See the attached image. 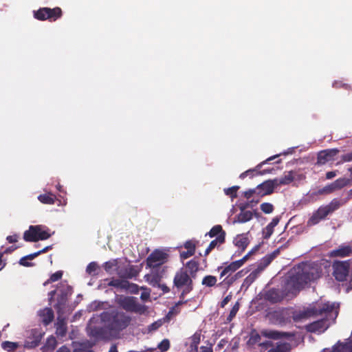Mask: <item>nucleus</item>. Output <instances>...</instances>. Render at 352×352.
I'll list each match as a JSON object with an SVG mask.
<instances>
[{"mask_svg": "<svg viewBox=\"0 0 352 352\" xmlns=\"http://www.w3.org/2000/svg\"><path fill=\"white\" fill-rule=\"evenodd\" d=\"M100 320L110 335L117 336L130 324L131 318L124 311L113 309L103 311Z\"/></svg>", "mask_w": 352, "mask_h": 352, "instance_id": "f257e3e1", "label": "nucleus"}, {"mask_svg": "<svg viewBox=\"0 0 352 352\" xmlns=\"http://www.w3.org/2000/svg\"><path fill=\"white\" fill-rule=\"evenodd\" d=\"M319 269L310 263H302L294 267V272L290 276V283L293 287L300 289L311 281L320 276Z\"/></svg>", "mask_w": 352, "mask_h": 352, "instance_id": "f03ea898", "label": "nucleus"}, {"mask_svg": "<svg viewBox=\"0 0 352 352\" xmlns=\"http://www.w3.org/2000/svg\"><path fill=\"white\" fill-rule=\"evenodd\" d=\"M261 336L273 340H278L283 338H292L294 336V334L289 332H283L276 330L268 329H264L261 331V334H259V333L256 329H253L250 332L249 339L247 341V344L251 347H253L256 344L259 346V343H261Z\"/></svg>", "mask_w": 352, "mask_h": 352, "instance_id": "7ed1b4c3", "label": "nucleus"}, {"mask_svg": "<svg viewBox=\"0 0 352 352\" xmlns=\"http://www.w3.org/2000/svg\"><path fill=\"white\" fill-rule=\"evenodd\" d=\"M173 285L178 289H182L180 298L190 293L193 289L192 277L186 269L182 267L176 273L173 278Z\"/></svg>", "mask_w": 352, "mask_h": 352, "instance_id": "20e7f679", "label": "nucleus"}, {"mask_svg": "<svg viewBox=\"0 0 352 352\" xmlns=\"http://www.w3.org/2000/svg\"><path fill=\"white\" fill-rule=\"evenodd\" d=\"M340 206V201L333 199L328 205L320 206L309 218L307 224L314 226L324 219L329 214L338 210Z\"/></svg>", "mask_w": 352, "mask_h": 352, "instance_id": "39448f33", "label": "nucleus"}, {"mask_svg": "<svg viewBox=\"0 0 352 352\" xmlns=\"http://www.w3.org/2000/svg\"><path fill=\"white\" fill-rule=\"evenodd\" d=\"M72 287L66 281L60 282L58 285L56 302L54 305V307L58 314H63L69 297L72 294Z\"/></svg>", "mask_w": 352, "mask_h": 352, "instance_id": "423d86ee", "label": "nucleus"}, {"mask_svg": "<svg viewBox=\"0 0 352 352\" xmlns=\"http://www.w3.org/2000/svg\"><path fill=\"white\" fill-rule=\"evenodd\" d=\"M51 236L49 230H44L41 225L30 226L28 230L23 233V239L26 242H37L40 240H46Z\"/></svg>", "mask_w": 352, "mask_h": 352, "instance_id": "0eeeda50", "label": "nucleus"}, {"mask_svg": "<svg viewBox=\"0 0 352 352\" xmlns=\"http://www.w3.org/2000/svg\"><path fill=\"white\" fill-rule=\"evenodd\" d=\"M34 17L38 21L48 20L51 22L56 21L63 16V12L60 8L56 7L54 8H41L33 12Z\"/></svg>", "mask_w": 352, "mask_h": 352, "instance_id": "6e6552de", "label": "nucleus"}, {"mask_svg": "<svg viewBox=\"0 0 352 352\" xmlns=\"http://www.w3.org/2000/svg\"><path fill=\"white\" fill-rule=\"evenodd\" d=\"M169 254L163 250L155 249L146 258V265L148 268H157L167 263Z\"/></svg>", "mask_w": 352, "mask_h": 352, "instance_id": "1a4fd4ad", "label": "nucleus"}, {"mask_svg": "<svg viewBox=\"0 0 352 352\" xmlns=\"http://www.w3.org/2000/svg\"><path fill=\"white\" fill-rule=\"evenodd\" d=\"M117 302L126 311L142 314L145 311V307L140 304L136 298L133 296H120Z\"/></svg>", "mask_w": 352, "mask_h": 352, "instance_id": "9d476101", "label": "nucleus"}, {"mask_svg": "<svg viewBox=\"0 0 352 352\" xmlns=\"http://www.w3.org/2000/svg\"><path fill=\"white\" fill-rule=\"evenodd\" d=\"M350 261L351 260L343 261H335L333 262V275L338 281L342 282L346 280L350 269Z\"/></svg>", "mask_w": 352, "mask_h": 352, "instance_id": "9b49d317", "label": "nucleus"}, {"mask_svg": "<svg viewBox=\"0 0 352 352\" xmlns=\"http://www.w3.org/2000/svg\"><path fill=\"white\" fill-rule=\"evenodd\" d=\"M339 153L340 150L337 148L320 151L317 155L316 164L321 166L324 165L327 162L333 161L335 160V157Z\"/></svg>", "mask_w": 352, "mask_h": 352, "instance_id": "f8f14e48", "label": "nucleus"}, {"mask_svg": "<svg viewBox=\"0 0 352 352\" xmlns=\"http://www.w3.org/2000/svg\"><path fill=\"white\" fill-rule=\"evenodd\" d=\"M248 260V255H245L241 259L230 263L225 267H219L218 270H222L220 277L230 276L233 272L239 269Z\"/></svg>", "mask_w": 352, "mask_h": 352, "instance_id": "ddd939ff", "label": "nucleus"}, {"mask_svg": "<svg viewBox=\"0 0 352 352\" xmlns=\"http://www.w3.org/2000/svg\"><path fill=\"white\" fill-rule=\"evenodd\" d=\"M285 296L286 294L283 291L272 288L265 292L264 298L272 304H276L281 302Z\"/></svg>", "mask_w": 352, "mask_h": 352, "instance_id": "4468645a", "label": "nucleus"}, {"mask_svg": "<svg viewBox=\"0 0 352 352\" xmlns=\"http://www.w3.org/2000/svg\"><path fill=\"white\" fill-rule=\"evenodd\" d=\"M276 186L274 179H269L260 184L256 187L258 191V198L272 194Z\"/></svg>", "mask_w": 352, "mask_h": 352, "instance_id": "2eb2a0df", "label": "nucleus"}, {"mask_svg": "<svg viewBox=\"0 0 352 352\" xmlns=\"http://www.w3.org/2000/svg\"><path fill=\"white\" fill-rule=\"evenodd\" d=\"M352 255V247L349 245L342 244L338 248L331 250L329 256L331 258H344Z\"/></svg>", "mask_w": 352, "mask_h": 352, "instance_id": "dca6fc26", "label": "nucleus"}, {"mask_svg": "<svg viewBox=\"0 0 352 352\" xmlns=\"http://www.w3.org/2000/svg\"><path fill=\"white\" fill-rule=\"evenodd\" d=\"M186 251H180L179 256L181 260H185L193 256L196 250V243L192 240L186 241L184 244Z\"/></svg>", "mask_w": 352, "mask_h": 352, "instance_id": "f3484780", "label": "nucleus"}, {"mask_svg": "<svg viewBox=\"0 0 352 352\" xmlns=\"http://www.w3.org/2000/svg\"><path fill=\"white\" fill-rule=\"evenodd\" d=\"M108 286L113 287L116 288L127 289L129 287H137V285L130 283L128 280H120L118 278H112L108 283Z\"/></svg>", "mask_w": 352, "mask_h": 352, "instance_id": "a211bd4d", "label": "nucleus"}, {"mask_svg": "<svg viewBox=\"0 0 352 352\" xmlns=\"http://www.w3.org/2000/svg\"><path fill=\"white\" fill-rule=\"evenodd\" d=\"M254 214L257 217V212L256 211L254 212L250 210L240 211V212L234 217V222L240 223H246L253 218Z\"/></svg>", "mask_w": 352, "mask_h": 352, "instance_id": "6ab92c4d", "label": "nucleus"}, {"mask_svg": "<svg viewBox=\"0 0 352 352\" xmlns=\"http://www.w3.org/2000/svg\"><path fill=\"white\" fill-rule=\"evenodd\" d=\"M316 314V308L307 309V310L295 313L293 315V320L295 322H299L302 320L307 319L311 316H315Z\"/></svg>", "mask_w": 352, "mask_h": 352, "instance_id": "aec40b11", "label": "nucleus"}, {"mask_svg": "<svg viewBox=\"0 0 352 352\" xmlns=\"http://www.w3.org/2000/svg\"><path fill=\"white\" fill-rule=\"evenodd\" d=\"M39 316L45 325H48L52 322L54 318V311L52 308L46 307L39 311Z\"/></svg>", "mask_w": 352, "mask_h": 352, "instance_id": "412c9836", "label": "nucleus"}, {"mask_svg": "<svg viewBox=\"0 0 352 352\" xmlns=\"http://www.w3.org/2000/svg\"><path fill=\"white\" fill-rule=\"evenodd\" d=\"M57 322L56 323V333L58 336L63 337L67 333V323L65 318H61V314H58Z\"/></svg>", "mask_w": 352, "mask_h": 352, "instance_id": "4be33fe9", "label": "nucleus"}, {"mask_svg": "<svg viewBox=\"0 0 352 352\" xmlns=\"http://www.w3.org/2000/svg\"><path fill=\"white\" fill-rule=\"evenodd\" d=\"M233 243L235 246L241 250V252H242L248 247V244L250 243V241L245 234H242L237 235L234 238Z\"/></svg>", "mask_w": 352, "mask_h": 352, "instance_id": "5701e85b", "label": "nucleus"}, {"mask_svg": "<svg viewBox=\"0 0 352 352\" xmlns=\"http://www.w3.org/2000/svg\"><path fill=\"white\" fill-rule=\"evenodd\" d=\"M280 221L279 217H275L272 221L264 228L263 231V238L269 239L274 232V228Z\"/></svg>", "mask_w": 352, "mask_h": 352, "instance_id": "b1692460", "label": "nucleus"}, {"mask_svg": "<svg viewBox=\"0 0 352 352\" xmlns=\"http://www.w3.org/2000/svg\"><path fill=\"white\" fill-rule=\"evenodd\" d=\"M224 243H225V240H224L223 236V235L218 236L217 237H216L215 239L212 240L210 243L209 245L205 250L204 256H208L211 252V251L213 249H214V248H216L217 246L221 245V244H223Z\"/></svg>", "mask_w": 352, "mask_h": 352, "instance_id": "393cba45", "label": "nucleus"}, {"mask_svg": "<svg viewBox=\"0 0 352 352\" xmlns=\"http://www.w3.org/2000/svg\"><path fill=\"white\" fill-rule=\"evenodd\" d=\"M294 179V173L292 171H289L287 175H285L280 179H274L275 184L276 186L279 185H287L292 183Z\"/></svg>", "mask_w": 352, "mask_h": 352, "instance_id": "a878e982", "label": "nucleus"}, {"mask_svg": "<svg viewBox=\"0 0 352 352\" xmlns=\"http://www.w3.org/2000/svg\"><path fill=\"white\" fill-rule=\"evenodd\" d=\"M291 344L287 342H278L276 345L270 349L267 352H290Z\"/></svg>", "mask_w": 352, "mask_h": 352, "instance_id": "bb28decb", "label": "nucleus"}, {"mask_svg": "<svg viewBox=\"0 0 352 352\" xmlns=\"http://www.w3.org/2000/svg\"><path fill=\"white\" fill-rule=\"evenodd\" d=\"M56 199V196L51 192L42 194L38 197V199L42 204H49V205L54 204L55 203Z\"/></svg>", "mask_w": 352, "mask_h": 352, "instance_id": "cd10ccee", "label": "nucleus"}, {"mask_svg": "<svg viewBox=\"0 0 352 352\" xmlns=\"http://www.w3.org/2000/svg\"><path fill=\"white\" fill-rule=\"evenodd\" d=\"M207 234H208L211 238L223 235L224 240L226 239V232L223 230L221 225H216L213 226Z\"/></svg>", "mask_w": 352, "mask_h": 352, "instance_id": "c85d7f7f", "label": "nucleus"}, {"mask_svg": "<svg viewBox=\"0 0 352 352\" xmlns=\"http://www.w3.org/2000/svg\"><path fill=\"white\" fill-rule=\"evenodd\" d=\"M199 263L195 259H192L186 263V267L188 270L190 272V275L192 277H194L196 275V273L199 270Z\"/></svg>", "mask_w": 352, "mask_h": 352, "instance_id": "c756f323", "label": "nucleus"}, {"mask_svg": "<svg viewBox=\"0 0 352 352\" xmlns=\"http://www.w3.org/2000/svg\"><path fill=\"white\" fill-rule=\"evenodd\" d=\"M73 346V352H94L90 349V346L85 342H74Z\"/></svg>", "mask_w": 352, "mask_h": 352, "instance_id": "7c9ffc66", "label": "nucleus"}, {"mask_svg": "<svg viewBox=\"0 0 352 352\" xmlns=\"http://www.w3.org/2000/svg\"><path fill=\"white\" fill-rule=\"evenodd\" d=\"M324 324V320H320L310 323L307 325V329L309 332H316L323 328Z\"/></svg>", "mask_w": 352, "mask_h": 352, "instance_id": "2f4dec72", "label": "nucleus"}, {"mask_svg": "<svg viewBox=\"0 0 352 352\" xmlns=\"http://www.w3.org/2000/svg\"><path fill=\"white\" fill-rule=\"evenodd\" d=\"M349 182H350L349 179L340 177V178L337 179L333 182H332V184H333V188L336 191L337 190H340V189L346 186L349 184Z\"/></svg>", "mask_w": 352, "mask_h": 352, "instance_id": "473e14b6", "label": "nucleus"}, {"mask_svg": "<svg viewBox=\"0 0 352 352\" xmlns=\"http://www.w3.org/2000/svg\"><path fill=\"white\" fill-rule=\"evenodd\" d=\"M334 309V305L328 303H324L321 308L317 309L316 308V314L315 316L322 315L323 314H329L333 311Z\"/></svg>", "mask_w": 352, "mask_h": 352, "instance_id": "72a5a7b5", "label": "nucleus"}, {"mask_svg": "<svg viewBox=\"0 0 352 352\" xmlns=\"http://www.w3.org/2000/svg\"><path fill=\"white\" fill-rule=\"evenodd\" d=\"M38 255H40V252H36L28 254L27 256H25L22 257L19 260V263L21 265L24 266V267H31V266H33L34 264L32 263H24L23 261H26V260H33L34 258L37 257Z\"/></svg>", "mask_w": 352, "mask_h": 352, "instance_id": "f704fd0d", "label": "nucleus"}, {"mask_svg": "<svg viewBox=\"0 0 352 352\" xmlns=\"http://www.w3.org/2000/svg\"><path fill=\"white\" fill-rule=\"evenodd\" d=\"M217 281V278L214 276L207 275L202 279L201 284L206 287H213L216 285Z\"/></svg>", "mask_w": 352, "mask_h": 352, "instance_id": "c9c22d12", "label": "nucleus"}, {"mask_svg": "<svg viewBox=\"0 0 352 352\" xmlns=\"http://www.w3.org/2000/svg\"><path fill=\"white\" fill-rule=\"evenodd\" d=\"M63 274V271L61 270L56 272L55 273L52 274L50 276V278H48L45 282H44L43 285L46 286L48 284L58 281V280L61 279Z\"/></svg>", "mask_w": 352, "mask_h": 352, "instance_id": "e433bc0d", "label": "nucleus"}, {"mask_svg": "<svg viewBox=\"0 0 352 352\" xmlns=\"http://www.w3.org/2000/svg\"><path fill=\"white\" fill-rule=\"evenodd\" d=\"M138 274V272L134 270L133 266H130L129 268L125 270L124 273L119 272L118 275L120 277L126 278H131L133 276H135Z\"/></svg>", "mask_w": 352, "mask_h": 352, "instance_id": "4c0bfd02", "label": "nucleus"}, {"mask_svg": "<svg viewBox=\"0 0 352 352\" xmlns=\"http://www.w3.org/2000/svg\"><path fill=\"white\" fill-rule=\"evenodd\" d=\"M239 189V186H233L230 188H225L224 193L229 196L232 199H234L237 197V191Z\"/></svg>", "mask_w": 352, "mask_h": 352, "instance_id": "58836bf2", "label": "nucleus"}, {"mask_svg": "<svg viewBox=\"0 0 352 352\" xmlns=\"http://www.w3.org/2000/svg\"><path fill=\"white\" fill-rule=\"evenodd\" d=\"M99 269V266L96 262H91L87 266L86 272L91 276H96L98 273L96 272Z\"/></svg>", "mask_w": 352, "mask_h": 352, "instance_id": "ea45409f", "label": "nucleus"}, {"mask_svg": "<svg viewBox=\"0 0 352 352\" xmlns=\"http://www.w3.org/2000/svg\"><path fill=\"white\" fill-rule=\"evenodd\" d=\"M1 347L6 351L11 352L18 347V344L10 341H4L1 343Z\"/></svg>", "mask_w": 352, "mask_h": 352, "instance_id": "a19ab883", "label": "nucleus"}, {"mask_svg": "<svg viewBox=\"0 0 352 352\" xmlns=\"http://www.w3.org/2000/svg\"><path fill=\"white\" fill-rule=\"evenodd\" d=\"M273 260L271 258V257H270L267 254L266 256H265L260 261L258 265V270H263L264 268H265L267 266H268L272 261Z\"/></svg>", "mask_w": 352, "mask_h": 352, "instance_id": "79ce46f5", "label": "nucleus"}, {"mask_svg": "<svg viewBox=\"0 0 352 352\" xmlns=\"http://www.w3.org/2000/svg\"><path fill=\"white\" fill-rule=\"evenodd\" d=\"M261 210L265 214H270L273 212L274 208V206L267 202H265L261 204Z\"/></svg>", "mask_w": 352, "mask_h": 352, "instance_id": "37998d69", "label": "nucleus"}, {"mask_svg": "<svg viewBox=\"0 0 352 352\" xmlns=\"http://www.w3.org/2000/svg\"><path fill=\"white\" fill-rule=\"evenodd\" d=\"M239 309V303L236 302L235 305L231 309L228 316L227 317V320L228 322H231L232 319L236 316L238 311Z\"/></svg>", "mask_w": 352, "mask_h": 352, "instance_id": "c03bdc74", "label": "nucleus"}, {"mask_svg": "<svg viewBox=\"0 0 352 352\" xmlns=\"http://www.w3.org/2000/svg\"><path fill=\"white\" fill-rule=\"evenodd\" d=\"M117 265H118V261H117V260L114 259V260H111V261L105 262L103 265V267L107 272L109 273V272H111L112 269L114 267H116Z\"/></svg>", "mask_w": 352, "mask_h": 352, "instance_id": "a18cd8bd", "label": "nucleus"}, {"mask_svg": "<svg viewBox=\"0 0 352 352\" xmlns=\"http://www.w3.org/2000/svg\"><path fill=\"white\" fill-rule=\"evenodd\" d=\"M170 348V341L168 339H164L161 342H160L157 345V349L160 350L161 352H165L168 351Z\"/></svg>", "mask_w": 352, "mask_h": 352, "instance_id": "49530a36", "label": "nucleus"}, {"mask_svg": "<svg viewBox=\"0 0 352 352\" xmlns=\"http://www.w3.org/2000/svg\"><path fill=\"white\" fill-rule=\"evenodd\" d=\"M243 195L245 199H250V198L254 197H258V191L256 188L248 189V190L244 191L243 192Z\"/></svg>", "mask_w": 352, "mask_h": 352, "instance_id": "de8ad7c7", "label": "nucleus"}, {"mask_svg": "<svg viewBox=\"0 0 352 352\" xmlns=\"http://www.w3.org/2000/svg\"><path fill=\"white\" fill-rule=\"evenodd\" d=\"M334 191H335V190H334L333 184L331 183L330 184L325 186L322 188L318 190V195L330 194Z\"/></svg>", "mask_w": 352, "mask_h": 352, "instance_id": "09e8293b", "label": "nucleus"}, {"mask_svg": "<svg viewBox=\"0 0 352 352\" xmlns=\"http://www.w3.org/2000/svg\"><path fill=\"white\" fill-rule=\"evenodd\" d=\"M340 158L341 160L337 162V165L343 164L344 162H352V151L341 155Z\"/></svg>", "mask_w": 352, "mask_h": 352, "instance_id": "8fccbe9b", "label": "nucleus"}, {"mask_svg": "<svg viewBox=\"0 0 352 352\" xmlns=\"http://www.w3.org/2000/svg\"><path fill=\"white\" fill-rule=\"evenodd\" d=\"M333 87L335 88L343 87L346 89H351V87L350 85L342 83L341 81H335L333 83Z\"/></svg>", "mask_w": 352, "mask_h": 352, "instance_id": "3c124183", "label": "nucleus"}, {"mask_svg": "<svg viewBox=\"0 0 352 352\" xmlns=\"http://www.w3.org/2000/svg\"><path fill=\"white\" fill-rule=\"evenodd\" d=\"M253 201H254V200L252 199L250 201H246V202H243V203H240L238 205L239 209L240 210V211H247L246 209L251 206V204Z\"/></svg>", "mask_w": 352, "mask_h": 352, "instance_id": "603ef678", "label": "nucleus"}, {"mask_svg": "<svg viewBox=\"0 0 352 352\" xmlns=\"http://www.w3.org/2000/svg\"><path fill=\"white\" fill-rule=\"evenodd\" d=\"M200 342V336L195 334L192 337L191 346H195L196 351H197V346Z\"/></svg>", "mask_w": 352, "mask_h": 352, "instance_id": "864d4df0", "label": "nucleus"}, {"mask_svg": "<svg viewBox=\"0 0 352 352\" xmlns=\"http://www.w3.org/2000/svg\"><path fill=\"white\" fill-rule=\"evenodd\" d=\"M259 346L261 347V349L267 350L270 347L273 346V343L272 341L268 340L263 342H261V343H259Z\"/></svg>", "mask_w": 352, "mask_h": 352, "instance_id": "5fc2aeb1", "label": "nucleus"}, {"mask_svg": "<svg viewBox=\"0 0 352 352\" xmlns=\"http://www.w3.org/2000/svg\"><path fill=\"white\" fill-rule=\"evenodd\" d=\"M256 278V275L254 272H252L245 279V283L248 285H250L252 283Z\"/></svg>", "mask_w": 352, "mask_h": 352, "instance_id": "6e6d98bb", "label": "nucleus"}, {"mask_svg": "<svg viewBox=\"0 0 352 352\" xmlns=\"http://www.w3.org/2000/svg\"><path fill=\"white\" fill-rule=\"evenodd\" d=\"M278 156H279V155H273L272 157H268L266 160H265V161L261 162L260 164H258L256 166V169H260L264 164H265L268 162H270V161L274 160L275 158H276Z\"/></svg>", "mask_w": 352, "mask_h": 352, "instance_id": "4d7b16f0", "label": "nucleus"}, {"mask_svg": "<svg viewBox=\"0 0 352 352\" xmlns=\"http://www.w3.org/2000/svg\"><path fill=\"white\" fill-rule=\"evenodd\" d=\"M18 239H19V235L18 234L10 235V236H8L7 238H6V240L10 243H16V242L18 241Z\"/></svg>", "mask_w": 352, "mask_h": 352, "instance_id": "13d9d810", "label": "nucleus"}, {"mask_svg": "<svg viewBox=\"0 0 352 352\" xmlns=\"http://www.w3.org/2000/svg\"><path fill=\"white\" fill-rule=\"evenodd\" d=\"M253 171H254V169H250V170H246V171H245V172L242 173L240 175L239 177H240L241 179H244V178H245L247 176H248V175H250V174H252Z\"/></svg>", "mask_w": 352, "mask_h": 352, "instance_id": "bf43d9fd", "label": "nucleus"}, {"mask_svg": "<svg viewBox=\"0 0 352 352\" xmlns=\"http://www.w3.org/2000/svg\"><path fill=\"white\" fill-rule=\"evenodd\" d=\"M19 247L16 245H12L6 248L2 254H9L16 250Z\"/></svg>", "mask_w": 352, "mask_h": 352, "instance_id": "052dcab7", "label": "nucleus"}, {"mask_svg": "<svg viewBox=\"0 0 352 352\" xmlns=\"http://www.w3.org/2000/svg\"><path fill=\"white\" fill-rule=\"evenodd\" d=\"M231 296L228 295L226 297H225L223 300L221 302V307H224L230 300Z\"/></svg>", "mask_w": 352, "mask_h": 352, "instance_id": "680f3d73", "label": "nucleus"}, {"mask_svg": "<svg viewBox=\"0 0 352 352\" xmlns=\"http://www.w3.org/2000/svg\"><path fill=\"white\" fill-rule=\"evenodd\" d=\"M280 254V249L278 248L272 252L271 254H267L272 260H274Z\"/></svg>", "mask_w": 352, "mask_h": 352, "instance_id": "e2e57ef3", "label": "nucleus"}, {"mask_svg": "<svg viewBox=\"0 0 352 352\" xmlns=\"http://www.w3.org/2000/svg\"><path fill=\"white\" fill-rule=\"evenodd\" d=\"M336 176V171H329L326 173V179H331Z\"/></svg>", "mask_w": 352, "mask_h": 352, "instance_id": "0e129e2a", "label": "nucleus"}, {"mask_svg": "<svg viewBox=\"0 0 352 352\" xmlns=\"http://www.w3.org/2000/svg\"><path fill=\"white\" fill-rule=\"evenodd\" d=\"M47 344L49 345H52V348L54 349L56 345V340L55 338L52 337L51 338H49L47 340Z\"/></svg>", "mask_w": 352, "mask_h": 352, "instance_id": "69168bd1", "label": "nucleus"}, {"mask_svg": "<svg viewBox=\"0 0 352 352\" xmlns=\"http://www.w3.org/2000/svg\"><path fill=\"white\" fill-rule=\"evenodd\" d=\"M58 294V289L57 290H52L49 292V301L51 302L52 300L54 299V297L56 294Z\"/></svg>", "mask_w": 352, "mask_h": 352, "instance_id": "338daca9", "label": "nucleus"}, {"mask_svg": "<svg viewBox=\"0 0 352 352\" xmlns=\"http://www.w3.org/2000/svg\"><path fill=\"white\" fill-rule=\"evenodd\" d=\"M56 352H71V351L66 346H62L56 351Z\"/></svg>", "mask_w": 352, "mask_h": 352, "instance_id": "774afa93", "label": "nucleus"}]
</instances>
